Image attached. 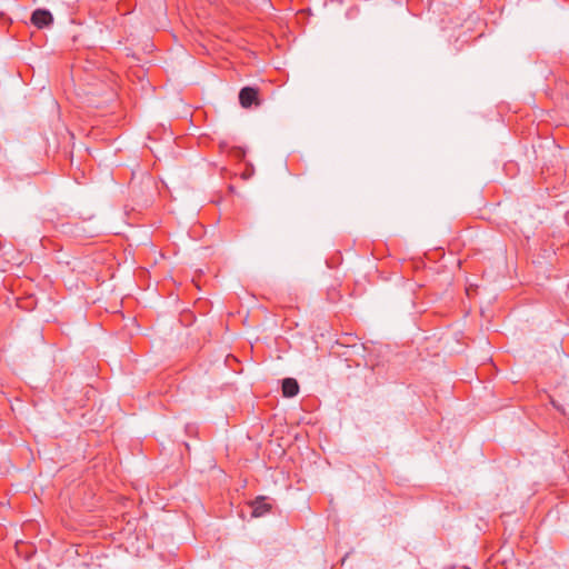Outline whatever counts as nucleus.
<instances>
[{"label": "nucleus", "mask_w": 569, "mask_h": 569, "mask_svg": "<svg viewBox=\"0 0 569 569\" xmlns=\"http://www.w3.org/2000/svg\"><path fill=\"white\" fill-rule=\"evenodd\" d=\"M229 152L237 159H242L246 154L244 150L240 147H232Z\"/></svg>", "instance_id": "39448f33"}, {"label": "nucleus", "mask_w": 569, "mask_h": 569, "mask_svg": "<svg viewBox=\"0 0 569 569\" xmlns=\"http://www.w3.org/2000/svg\"><path fill=\"white\" fill-rule=\"evenodd\" d=\"M31 22L37 28L41 29L50 26L53 22V17L50 11L44 9H37L31 16Z\"/></svg>", "instance_id": "f257e3e1"}, {"label": "nucleus", "mask_w": 569, "mask_h": 569, "mask_svg": "<svg viewBox=\"0 0 569 569\" xmlns=\"http://www.w3.org/2000/svg\"><path fill=\"white\" fill-rule=\"evenodd\" d=\"M281 390L283 397L291 398L297 396L299 392L298 381L293 378L283 379Z\"/></svg>", "instance_id": "7ed1b4c3"}, {"label": "nucleus", "mask_w": 569, "mask_h": 569, "mask_svg": "<svg viewBox=\"0 0 569 569\" xmlns=\"http://www.w3.org/2000/svg\"><path fill=\"white\" fill-rule=\"evenodd\" d=\"M258 90L251 87H244L240 90L239 101L243 108H249L252 103H257Z\"/></svg>", "instance_id": "f03ea898"}, {"label": "nucleus", "mask_w": 569, "mask_h": 569, "mask_svg": "<svg viewBox=\"0 0 569 569\" xmlns=\"http://www.w3.org/2000/svg\"><path fill=\"white\" fill-rule=\"evenodd\" d=\"M252 516L253 517H261L263 515H266L269 510H270V503H268L266 501V498L263 497H260V498H257L252 505Z\"/></svg>", "instance_id": "20e7f679"}]
</instances>
